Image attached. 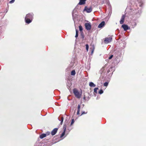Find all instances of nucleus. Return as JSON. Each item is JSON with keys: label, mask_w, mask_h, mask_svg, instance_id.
I'll return each mask as SVG.
<instances>
[{"label": "nucleus", "mask_w": 146, "mask_h": 146, "mask_svg": "<svg viewBox=\"0 0 146 146\" xmlns=\"http://www.w3.org/2000/svg\"><path fill=\"white\" fill-rule=\"evenodd\" d=\"M76 34L75 36V37L76 38L78 36V30L76 29Z\"/></svg>", "instance_id": "a211bd4d"}, {"label": "nucleus", "mask_w": 146, "mask_h": 146, "mask_svg": "<svg viewBox=\"0 0 146 146\" xmlns=\"http://www.w3.org/2000/svg\"><path fill=\"white\" fill-rule=\"evenodd\" d=\"M86 0H80V2L78 4L80 5H82L85 3Z\"/></svg>", "instance_id": "f8f14e48"}, {"label": "nucleus", "mask_w": 146, "mask_h": 146, "mask_svg": "<svg viewBox=\"0 0 146 146\" xmlns=\"http://www.w3.org/2000/svg\"><path fill=\"white\" fill-rule=\"evenodd\" d=\"M85 26L86 29L88 31L90 30L91 28V26L90 23H86Z\"/></svg>", "instance_id": "423d86ee"}, {"label": "nucleus", "mask_w": 146, "mask_h": 146, "mask_svg": "<svg viewBox=\"0 0 146 146\" xmlns=\"http://www.w3.org/2000/svg\"><path fill=\"white\" fill-rule=\"evenodd\" d=\"M85 98V97H84V99Z\"/></svg>", "instance_id": "c9c22d12"}, {"label": "nucleus", "mask_w": 146, "mask_h": 146, "mask_svg": "<svg viewBox=\"0 0 146 146\" xmlns=\"http://www.w3.org/2000/svg\"><path fill=\"white\" fill-rule=\"evenodd\" d=\"M105 25V22L103 21L102 22L100 23L98 25V27L99 28H101L103 27Z\"/></svg>", "instance_id": "9b49d317"}, {"label": "nucleus", "mask_w": 146, "mask_h": 146, "mask_svg": "<svg viewBox=\"0 0 146 146\" xmlns=\"http://www.w3.org/2000/svg\"><path fill=\"white\" fill-rule=\"evenodd\" d=\"M74 119H73L72 120V121L71 122V123L70 125H72V124L74 123Z\"/></svg>", "instance_id": "cd10ccee"}, {"label": "nucleus", "mask_w": 146, "mask_h": 146, "mask_svg": "<svg viewBox=\"0 0 146 146\" xmlns=\"http://www.w3.org/2000/svg\"><path fill=\"white\" fill-rule=\"evenodd\" d=\"M110 72V70H108L107 71V72L109 73Z\"/></svg>", "instance_id": "f704fd0d"}, {"label": "nucleus", "mask_w": 146, "mask_h": 146, "mask_svg": "<svg viewBox=\"0 0 146 146\" xmlns=\"http://www.w3.org/2000/svg\"><path fill=\"white\" fill-rule=\"evenodd\" d=\"M141 12L142 11L141 9H139V10H135L134 13H135L136 17H138L140 16Z\"/></svg>", "instance_id": "39448f33"}, {"label": "nucleus", "mask_w": 146, "mask_h": 146, "mask_svg": "<svg viewBox=\"0 0 146 146\" xmlns=\"http://www.w3.org/2000/svg\"><path fill=\"white\" fill-rule=\"evenodd\" d=\"M106 64L105 65V66H104V67H103L101 69V70H103V69L104 68V67H106Z\"/></svg>", "instance_id": "72a5a7b5"}, {"label": "nucleus", "mask_w": 146, "mask_h": 146, "mask_svg": "<svg viewBox=\"0 0 146 146\" xmlns=\"http://www.w3.org/2000/svg\"><path fill=\"white\" fill-rule=\"evenodd\" d=\"M65 132L63 131L60 136V138H62L65 135Z\"/></svg>", "instance_id": "5701e85b"}, {"label": "nucleus", "mask_w": 146, "mask_h": 146, "mask_svg": "<svg viewBox=\"0 0 146 146\" xmlns=\"http://www.w3.org/2000/svg\"><path fill=\"white\" fill-rule=\"evenodd\" d=\"M58 130V128L54 129L51 132V134L52 135H55L56 133Z\"/></svg>", "instance_id": "6e6552de"}, {"label": "nucleus", "mask_w": 146, "mask_h": 146, "mask_svg": "<svg viewBox=\"0 0 146 146\" xmlns=\"http://www.w3.org/2000/svg\"><path fill=\"white\" fill-rule=\"evenodd\" d=\"M121 27L125 31H126L129 29V28L128 27V26L125 25H122Z\"/></svg>", "instance_id": "1a4fd4ad"}, {"label": "nucleus", "mask_w": 146, "mask_h": 146, "mask_svg": "<svg viewBox=\"0 0 146 146\" xmlns=\"http://www.w3.org/2000/svg\"><path fill=\"white\" fill-rule=\"evenodd\" d=\"M80 105H78V110L77 113V115H78L79 114L80 111Z\"/></svg>", "instance_id": "2eb2a0df"}, {"label": "nucleus", "mask_w": 146, "mask_h": 146, "mask_svg": "<svg viewBox=\"0 0 146 146\" xmlns=\"http://www.w3.org/2000/svg\"><path fill=\"white\" fill-rule=\"evenodd\" d=\"M33 13L27 14L25 18V22L27 24H29L31 23L33 19Z\"/></svg>", "instance_id": "f257e3e1"}, {"label": "nucleus", "mask_w": 146, "mask_h": 146, "mask_svg": "<svg viewBox=\"0 0 146 146\" xmlns=\"http://www.w3.org/2000/svg\"><path fill=\"white\" fill-rule=\"evenodd\" d=\"M135 3L138 4L140 7H142L143 4V0H135Z\"/></svg>", "instance_id": "7ed1b4c3"}, {"label": "nucleus", "mask_w": 146, "mask_h": 146, "mask_svg": "<svg viewBox=\"0 0 146 146\" xmlns=\"http://www.w3.org/2000/svg\"><path fill=\"white\" fill-rule=\"evenodd\" d=\"M81 38L82 39H83L84 38V34H83V32H81Z\"/></svg>", "instance_id": "4be33fe9"}, {"label": "nucleus", "mask_w": 146, "mask_h": 146, "mask_svg": "<svg viewBox=\"0 0 146 146\" xmlns=\"http://www.w3.org/2000/svg\"><path fill=\"white\" fill-rule=\"evenodd\" d=\"M86 49L88 51V48H89V46L88 45V44H86Z\"/></svg>", "instance_id": "b1692460"}, {"label": "nucleus", "mask_w": 146, "mask_h": 146, "mask_svg": "<svg viewBox=\"0 0 146 146\" xmlns=\"http://www.w3.org/2000/svg\"><path fill=\"white\" fill-rule=\"evenodd\" d=\"M125 19V15H123L120 21V23L121 24H123L124 22Z\"/></svg>", "instance_id": "9d476101"}, {"label": "nucleus", "mask_w": 146, "mask_h": 146, "mask_svg": "<svg viewBox=\"0 0 146 146\" xmlns=\"http://www.w3.org/2000/svg\"><path fill=\"white\" fill-rule=\"evenodd\" d=\"M98 88H94V92L97 93V90L98 89Z\"/></svg>", "instance_id": "aec40b11"}, {"label": "nucleus", "mask_w": 146, "mask_h": 146, "mask_svg": "<svg viewBox=\"0 0 146 146\" xmlns=\"http://www.w3.org/2000/svg\"><path fill=\"white\" fill-rule=\"evenodd\" d=\"M79 27L80 31L81 32H82V31L83 30V28L82 27L81 25H80L79 26Z\"/></svg>", "instance_id": "6ab92c4d"}, {"label": "nucleus", "mask_w": 146, "mask_h": 146, "mask_svg": "<svg viewBox=\"0 0 146 146\" xmlns=\"http://www.w3.org/2000/svg\"><path fill=\"white\" fill-rule=\"evenodd\" d=\"M84 11H86L88 13H90L92 11V8L91 7H87L86 6L84 10Z\"/></svg>", "instance_id": "20e7f679"}, {"label": "nucleus", "mask_w": 146, "mask_h": 146, "mask_svg": "<svg viewBox=\"0 0 146 146\" xmlns=\"http://www.w3.org/2000/svg\"><path fill=\"white\" fill-rule=\"evenodd\" d=\"M113 57V55H111V56L109 58V59H111Z\"/></svg>", "instance_id": "c756f323"}, {"label": "nucleus", "mask_w": 146, "mask_h": 146, "mask_svg": "<svg viewBox=\"0 0 146 146\" xmlns=\"http://www.w3.org/2000/svg\"><path fill=\"white\" fill-rule=\"evenodd\" d=\"M66 125H63V131L65 132L66 129Z\"/></svg>", "instance_id": "f3484780"}, {"label": "nucleus", "mask_w": 146, "mask_h": 146, "mask_svg": "<svg viewBox=\"0 0 146 146\" xmlns=\"http://www.w3.org/2000/svg\"><path fill=\"white\" fill-rule=\"evenodd\" d=\"M94 48H93V49H92V52H91V53L92 54H93V52H94Z\"/></svg>", "instance_id": "2f4dec72"}, {"label": "nucleus", "mask_w": 146, "mask_h": 146, "mask_svg": "<svg viewBox=\"0 0 146 146\" xmlns=\"http://www.w3.org/2000/svg\"><path fill=\"white\" fill-rule=\"evenodd\" d=\"M103 93V90H102V89H101L99 92V94H102Z\"/></svg>", "instance_id": "393cba45"}, {"label": "nucleus", "mask_w": 146, "mask_h": 146, "mask_svg": "<svg viewBox=\"0 0 146 146\" xmlns=\"http://www.w3.org/2000/svg\"><path fill=\"white\" fill-rule=\"evenodd\" d=\"M112 39V38L110 37L106 38L104 41V42L106 44L108 43L111 41Z\"/></svg>", "instance_id": "0eeeda50"}, {"label": "nucleus", "mask_w": 146, "mask_h": 146, "mask_svg": "<svg viewBox=\"0 0 146 146\" xmlns=\"http://www.w3.org/2000/svg\"><path fill=\"white\" fill-rule=\"evenodd\" d=\"M46 134H41L40 136V137L41 139H42L43 138L46 137Z\"/></svg>", "instance_id": "4468645a"}, {"label": "nucleus", "mask_w": 146, "mask_h": 146, "mask_svg": "<svg viewBox=\"0 0 146 146\" xmlns=\"http://www.w3.org/2000/svg\"><path fill=\"white\" fill-rule=\"evenodd\" d=\"M73 93L76 97L80 98L81 96V94L76 89H74L73 90Z\"/></svg>", "instance_id": "f03ea898"}, {"label": "nucleus", "mask_w": 146, "mask_h": 146, "mask_svg": "<svg viewBox=\"0 0 146 146\" xmlns=\"http://www.w3.org/2000/svg\"><path fill=\"white\" fill-rule=\"evenodd\" d=\"M15 1V0H12L9 3L11 4L13 3Z\"/></svg>", "instance_id": "bb28decb"}, {"label": "nucleus", "mask_w": 146, "mask_h": 146, "mask_svg": "<svg viewBox=\"0 0 146 146\" xmlns=\"http://www.w3.org/2000/svg\"><path fill=\"white\" fill-rule=\"evenodd\" d=\"M87 113V112H85L84 111H83L82 112V115H83L84 114H85Z\"/></svg>", "instance_id": "c85d7f7f"}, {"label": "nucleus", "mask_w": 146, "mask_h": 146, "mask_svg": "<svg viewBox=\"0 0 146 146\" xmlns=\"http://www.w3.org/2000/svg\"><path fill=\"white\" fill-rule=\"evenodd\" d=\"M76 74V72L75 70H73L72 71L71 73V74L72 75H74Z\"/></svg>", "instance_id": "dca6fc26"}, {"label": "nucleus", "mask_w": 146, "mask_h": 146, "mask_svg": "<svg viewBox=\"0 0 146 146\" xmlns=\"http://www.w3.org/2000/svg\"><path fill=\"white\" fill-rule=\"evenodd\" d=\"M112 68V67H111L110 68Z\"/></svg>", "instance_id": "e433bc0d"}, {"label": "nucleus", "mask_w": 146, "mask_h": 146, "mask_svg": "<svg viewBox=\"0 0 146 146\" xmlns=\"http://www.w3.org/2000/svg\"><path fill=\"white\" fill-rule=\"evenodd\" d=\"M89 85L91 87H95L96 86V85L92 82L89 83Z\"/></svg>", "instance_id": "ddd939ff"}, {"label": "nucleus", "mask_w": 146, "mask_h": 146, "mask_svg": "<svg viewBox=\"0 0 146 146\" xmlns=\"http://www.w3.org/2000/svg\"><path fill=\"white\" fill-rule=\"evenodd\" d=\"M108 84V82H105L104 84V86H107Z\"/></svg>", "instance_id": "412c9836"}, {"label": "nucleus", "mask_w": 146, "mask_h": 146, "mask_svg": "<svg viewBox=\"0 0 146 146\" xmlns=\"http://www.w3.org/2000/svg\"><path fill=\"white\" fill-rule=\"evenodd\" d=\"M63 121V117H61V122L60 123V124L61 125L62 124Z\"/></svg>", "instance_id": "a878e982"}, {"label": "nucleus", "mask_w": 146, "mask_h": 146, "mask_svg": "<svg viewBox=\"0 0 146 146\" xmlns=\"http://www.w3.org/2000/svg\"><path fill=\"white\" fill-rule=\"evenodd\" d=\"M50 134V132H48L46 133V136L47 135H49Z\"/></svg>", "instance_id": "7c9ffc66"}, {"label": "nucleus", "mask_w": 146, "mask_h": 146, "mask_svg": "<svg viewBox=\"0 0 146 146\" xmlns=\"http://www.w3.org/2000/svg\"><path fill=\"white\" fill-rule=\"evenodd\" d=\"M117 57L116 56V58H115V59L116 60H117L118 59Z\"/></svg>", "instance_id": "473e14b6"}]
</instances>
